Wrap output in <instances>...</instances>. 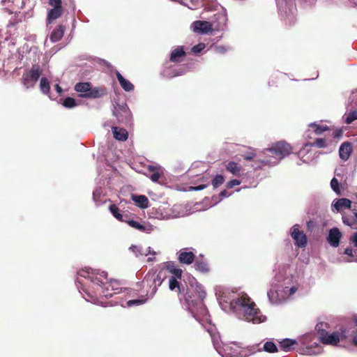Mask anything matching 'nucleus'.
<instances>
[{
  "label": "nucleus",
  "mask_w": 357,
  "mask_h": 357,
  "mask_svg": "<svg viewBox=\"0 0 357 357\" xmlns=\"http://www.w3.org/2000/svg\"><path fill=\"white\" fill-rule=\"evenodd\" d=\"M206 295V292L199 286H190L187 288L184 301L192 314L197 312L204 314L206 312V308L204 303Z\"/></svg>",
  "instance_id": "nucleus-1"
},
{
  "label": "nucleus",
  "mask_w": 357,
  "mask_h": 357,
  "mask_svg": "<svg viewBox=\"0 0 357 357\" xmlns=\"http://www.w3.org/2000/svg\"><path fill=\"white\" fill-rule=\"evenodd\" d=\"M236 306L243 312L244 319L255 324L265 321L266 317L260 314L259 309L256 308L255 303L248 296H241L235 300Z\"/></svg>",
  "instance_id": "nucleus-2"
},
{
  "label": "nucleus",
  "mask_w": 357,
  "mask_h": 357,
  "mask_svg": "<svg viewBox=\"0 0 357 357\" xmlns=\"http://www.w3.org/2000/svg\"><path fill=\"white\" fill-rule=\"evenodd\" d=\"M266 151L273 155L275 160L273 161L271 158H265L260 160L259 162L264 165H273L277 164L278 160L289 155L292 152V147L285 141H279L273 143Z\"/></svg>",
  "instance_id": "nucleus-3"
},
{
  "label": "nucleus",
  "mask_w": 357,
  "mask_h": 357,
  "mask_svg": "<svg viewBox=\"0 0 357 357\" xmlns=\"http://www.w3.org/2000/svg\"><path fill=\"white\" fill-rule=\"evenodd\" d=\"M324 326L327 327L328 324L319 323L316 326L319 340L324 344L335 346L337 344L340 340H344L348 337L347 332L343 327H341L340 331L330 333L326 329L321 328Z\"/></svg>",
  "instance_id": "nucleus-4"
},
{
  "label": "nucleus",
  "mask_w": 357,
  "mask_h": 357,
  "mask_svg": "<svg viewBox=\"0 0 357 357\" xmlns=\"http://www.w3.org/2000/svg\"><path fill=\"white\" fill-rule=\"evenodd\" d=\"M42 73L43 69L39 65H33L31 69L25 70L23 73L21 78V82L26 89L33 88L36 85Z\"/></svg>",
  "instance_id": "nucleus-5"
},
{
  "label": "nucleus",
  "mask_w": 357,
  "mask_h": 357,
  "mask_svg": "<svg viewBox=\"0 0 357 357\" xmlns=\"http://www.w3.org/2000/svg\"><path fill=\"white\" fill-rule=\"evenodd\" d=\"M91 268H88L86 270H82L77 273L78 275L81 277H84L86 278H89L91 282L98 285L100 288L107 284V273L105 271H102L101 273L95 274L93 272H90Z\"/></svg>",
  "instance_id": "nucleus-6"
},
{
  "label": "nucleus",
  "mask_w": 357,
  "mask_h": 357,
  "mask_svg": "<svg viewBox=\"0 0 357 357\" xmlns=\"http://www.w3.org/2000/svg\"><path fill=\"white\" fill-rule=\"evenodd\" d=\"M291 237L295 241V245L298 248H305L307 243L305 234L300 231L297 225L291 228Z\"/></svg>",
  "instance_id": "nucleus-7"
},
{
  "label": "nucleus",
  "mask_w": 357,
  "mask_h": 357,
  "mask_svg": "<svg viewBox=\"0 0 357 357\" xmlns=\"http://www.w3.org/2000/svg\"><path fill=\"white\" fill-rule=\"evenodd\" d=\"M192 29L195 33L204 34L212 31L213 27L209 22L197 20L192 23Z\"/></svg>",
  "instance_id": "nucleus-8"
},
{
  "label": "nucleus",
  "mask_w": 357,
  "mask_h": 357,
  "mask_svg": "<svg viewBox=\"0 0 357 357\" xmlns=\"http://www.w3.org/2000/svg\"><path fill=\"white\" fill-rule=\"evenodd\" d=\"M342 236V233L340 231L339 229L333 227L329 230L327 241L332 247L337 248L340 244Z\"/></svg>",
  "instance_id": "nucleus-9"
},
{
  "label": "nucleus",
  "mask_w": 357,
  "mask_h": 357,
  "mask_svg": "<svg viewBox=\"0 0 357 357\" xmlns=\"http://www.w3.org/2000/svg\"><path fill=\"white\" fill-rule=\"evenodd\" d=\"M107 93V89L104 86H98L91 88L90 91L86 94H80L79 96L81 98H98L105 96Z\"/></svg>",
  "instance_id": "nucleus-10"
},
{
  "label": "nucleus",
  "mask_w": 357,
  "mask_h": 357,
  "mask_svg": "<svg viewBox=\"0 0 357 357\" xmlns=\"http://www.w3.org/2000/svg\"><path fill=\"white\" fill-rule=\"evenodd\" d=\"M117 284L116 282H109L105 284L100 288L101 294L105 298H110L114 294H118L120 292L119 288H116L114 286Z\"/></svg>",
  "instance_id": "nucleus-11"
},
{
  "label": "nucleus",
  "mask_w": 357,
  "mask_h": 357,
  "mask_svg": "<svg viewBox=\"0 0 357 357\" xmlns=\"http://www.w3.org/2000/svg\"><path fill=\"white\" fill-rule=\"evenodd\" d=\"M195 256L192 252H188L186 249H182L178 252V259L181 264H191L195 260Z\"/></svg>",
  "instance_id": "nucleus-12"
},
{
  "label": "nucleus",
  "mask_w": 357,
  "mask_h": 357,
  "mask_svg": "<svg viewBox=\"0 0 357 357\" xmlns=\"http://www.w3.org/2000/svg\"><path fill=\"white\" fill-rule=\"evenodd\" d=\"M186 55L183 46H178L173 50L170 54L169 61L173 63H179L183 61V58Z\"/></svg>",
  "instance_id": "nucleus-13"
},
{
  "label": "nucleus",
  "mask_w": 357,
  "mask_h": 357,
  "mask_svg": "<svg viewBox=\"0 0 357 357\" xmlns=\"http://www.w3.org/2000/svg\"><path fill=\"white\" fill-rule=\"evenodd\" d=\"M352 151L351 144L349 142H344L341 144L339 149L340 158L342 160L347 161L350 158Z\"/></svg>",
  "instance_id": "nucleus-14"
},
{
  "label": "nucleus",
  "mask_w": 357,
  "mask_h": 357,
  "mask_svg": "<svg viewBox=\"0 0 357 357\" xmlns=\"http://www.w3.org/2000/svg\"><path fill=\"white\" fill-rule=\"evenodd\" d=\"M63 13V8L53 7L49 10L47 15V22L51 24L54 20L60 17Z\"/></svg>",
  "instance_id": "nucleus-15"
},
{
  "label": "nucleus",
  "mask_w": 357,
  "mask_h": 357,
  "mask_svg": "<svg viewBox=\"0 0 357 357\" xmlns=\"http://www.w3.org/2000/svg\"><path fill=\"white\" fill-rule=\"evenodd\" d=\"M116 76L121 86L123 89V90L128 92L134 90V85L128 79L124 78L123 76L119 71L116 72Z\"/></svg>",
  "instance_id": "nucleus-16"
},
{
  "label": "nucleus",
  "mask_w": 357,
  "mask_h": 357,
  "mask_svg": "<svg viewBox=\"0 0 357 357\" xmlns=\"http://www.w3.org/2000/svg\"><path fill=\"white\" fill-rule=\"evenodd\" d=\"M112 130L114 137L116 139L121 142H125L128 139V132L126 129L119 127H113Z\"/></svg>",
  "instance_id": "nucleus-17"
},
{
  "label": "nucleus",
  "mask_w": 357,
  "mask_h": 357,
  "mask_svg": "<svg viewBox=\"0 0 357 357\" xmlns=\"http://www.w3.org/2000/svg\"><path fill=\"white\" fill-rule=\"evenodd\" d=\"M65 27L63 25H59L50 34V39L52 43L59 41L63 36Z\"/></svg>",
  "instance_id": "nucleus-18"
},
{
  "label": "nucleus",
  "mask_w": 357,
  "mask_h": 357,
  "mask_svg": "<svg viewBox=\"0 0 357 357\" xmlns=\"http://www.w3.org/2000/svg\"><path fill=\"white\" fill-rule=\"evenodd\" d=\"M225 169L227 172H230L233 175L238 176L241 175L242 167L237 162L230 161L225 165Z\"/></svg>",
  "instance_id": "nucleus-19"
},
{
  "label": "nucleus",
  "mask_w": 357,
  "mask_h": 357,
  "mask_svg": "<svg viewBox=\"0 0 357 357\" xmlns=\"http://www.w3.org/2000/svg\"><path fill=\"white\" fill-rule=\"evenodd\" d=\"M178 279L176 277H171L169 280V288L171 291H175L178 294H181L184 291V288L178 281Z\"/></svg>",
  "instance_id": "nucleus-20"
},
{
  "label": "nucleus",
  "mask_w": 357,
  "mask_h": 357,
  "mask_svg": "<svg viewBox=\"0 0 357 357\" xmlns=\"http://www.w3.org/2000/svg\"><path fill=\"white\" fill-rule=\"evenodd\" d=\"M334 206L337 211H341L344 208L351 209V201L347 198H340L337 200Z\"/></svg>",
  "instance_id": "nucleus-21"
},
{
  "label": "nucleus",
  "mask_w": 357,
  "mask_h": 357,
  "mask_svg": "<svg viewBox=\"0 0 357 357\" xmlns=\"http://www.w3.org/2000/svg\"><path fill=\"white\" fill-rule=\"evenodd\" d=\"M109 211L110 213L115 217L119 221L125 222L127 221V218H128V214H121L119 212V209L115 204H112L109 206Z\"/></svg>",
  "instance_id": "nucleus-22"
},
{
  "label": "nucleus",
  "mask_w": 357,
  "mask_h": 357,
  "mask_svg": "<svg viewBox=\"0 0 357 357\" xmlns=\"http://www.w3.org/2000/svg\"><path fill=\"white\" fill-rule=\"evenodd\" d=\"M132 199L136 205L141 208H146L149 206V199L145 195H132Z\"/></svg>",
  "instance_id": "nucleus-23"
},
{
  "label": "nucleus",
  "mask_w": 357,
  "mask_h": 357,
  "mask_svg": "<svg viewBox=\"0 0 357 357\" xmlns=\"http://www.w3.org/2000/svg\"><path fill=\"white\" fill-rule=\"evenodd\" d=\"M165 267L169 273L174 275L173 277H176L179 279L181 278L183 271L181 268L176 267L174 262H167Z\"/></svg>",
  "instance_id": "nucleus-24"
},
{
  "label": "nucleus",
  "mask_w": 357,
  "mask_h": 357,
  "mask_svg": "<svg viewBox=\"0 0 357 357\" xmlns=\"http://www.w3.org/2000/svg\"><path fill=\"white\" fill-rule=\"evenodd\" d=\"M91 88V84L89 82H79L75 85L74 89L81 94L88 93Z\"/></svg>",
  "instance_id": "nucleus-25"
},
{
  "label": "nucleus",
  "mask_w": 357,
  "mask_h": 357,
  "mask_svg": "<svg viewBox=\"0 0 357 357\" xmlns=\"http://www.w3.org/2000/svg\"><path fill=\"white\" fill-rule=\"evenodd\" d=\"M195 268L203 273H208L209 271V268L207 262L203 259H197L194 264Z\"/></svg>",
  "instance_id": "nucleus-26"
},
{
  "label": "nucleus",
  "mask_w": 357,
  "mask_h": 357,
  "mask_svg": "<svg viewBox=\"0 0 357 357\" xmlns=\"http://www.w3.org/2000/svg\"><path fill=\"white\" fill-rule=\"evenodd\" d=\"M144 282H146L148 284H149V282H152L154 284V287L152 289L151 296H153L157 291V285L160 286L162 283L161 278L159 275H157L153 279H149V278L145 277Z\"/></svg>",
  "instance_id": "nucleus-27"
},
{
  "label": "nucleus",
  "mask_w": 357,
  "mask_h": 357,
  "mask_svg": "<svg viewBox=\"0 0 357 357\" xmlns=\"http://www.w3.org/2000/svg\"><path fill=\"white\" fill-rule=\"evenodd\" d=\"M116 118L120 122H123L126 125H128L132 120L131 113H113Z\"/></svg>",
  "instance_id": "nucleus-28"
},
{
  "label": "nucleus",
  "mask_w": 357,
  "mask_h": 357,
  "mask_svg": "<svg viewBox=\"0 0 357 357\" xmlns=\"http://www.w3.org/2000/svg\"><path fill=\"white\" fill-rule=\"evenodd\" d=\"M296 344V341L291 339H284L282 341L280 342V346L281 349L285 351H290L292 346H294Z\"/></svg>",
  "instance_id": "nucleus-29"
},
{
  "label": "nucleus",
  "mask_w": 357,
  "mask_h": 357,
  "mask_svg": "<svg viewBox=\"0 0 357 357\" xmlns=\"http://www.w3.org/2000/svg\"><path fill=\"white\" fill-rule=\"evenodd\" d=\"M309 127L313 128L314 133L317 135L322 134L324 131L329 129L327 126H321L317 123H310Z\"/></svg>",
  "instance_id": "nucleus-30"
},
{
  "label": "nucleus",
  "mask_w": 357,
  "mask_h": 357,
  "mask_svg": "<svg viewBox=\"0 0 357 357\" xmlns=\"http://www.w3.org/2000/svg\"><path fill=\"white\" fill-rule=\"evenodd\" d=\"M263 350L268 353H275L278 351L276 344L272 341H267L263 346Z\"/></svg>",
  "instance_id": "nucleus-31"
},
{
  "label": "nucleus",
  "mask_w": 357,
  "mask_h": 357,
  "mask_svg": "<svg viewBox=\"0 0 357 357\" xmlns=\"http://www.w3.org/2000/svg\"><path fill=\"white\" fill-rule=\"evenodd\" d=\"M40 89L45 94H48L50 91V86L48 79L46 77H42L40 82Z\"/></svg>",
  "instance_id": "nucleus-32"
},
{
  "label": "nucleus",
  "mask_w": 357,
  "mask_h": 357,
  "mask_svg": "<svg viewBox=\"0 0 357 357\" xmlns=\"http://www.w3.org/2000/svg\"><path fill=\"white\" fill-rule=\"evenodd\" d=\"M126 222H127L131 227H133L139 231H145V226L144 225L133 220H130L129 217L127 218V221H126Z\"/></svg>",
  "instance_id": "nucleus-33"
},
{
  "label": "nucleus",
  "mask_w": 357,
  "mask_h": 357,
  "mask_svg": "<svg viewBox=\"0 0 357 357\" xmlns=\"http://www.w3.org/2000/svg\"><path fill=\"white\" fill-rule=\"evenodd\" d=\"M147 300H148L147 295L143 296H142L141 298L128 301L127 302V305L128 307H132L135 305H142V304L145 303Z\"/></svg>",
  "instance_id": "nucleus-34"
},
{
  "label": "nucleus",
  "mask_w": 357,
  "mask_h": 357,
  "mask_svg": "<svg viewBox=\"0 0 357 357\" xmlns=\"http://www.w3.org/2000/svg\"><path fill=\"white\" fill-rule=\"evenodd\" d=\"M225 182V177L222 175L217 174L211 181V184L214 188H218Z\"/></svg>",
  "instance_id": "nucleus-35"
},
{
  "label": "nucleus",
  "mask_w": 357,
  "mask_h": 357,
  "mask_svg": "<svg viewBox=\"0 0 357 357\" xmlns=\"http://www.w3.org/2000/svg\"><path fill=\"white\" fill-rule=\"evenodd\" d=\"M310 146H315L317 148H324L326 146V139L323 138L316 139L313 142L310 143Z\"/></svg>",
  "instance_id": "nucleus-36"
},
{
  "label": "nucleus",
  "mask_w": 357,
  "mask_h": 357,
  "mask_svg": "<svg viewBox=\"0 0 357 357\" xmlns=\"http://www.w3.org/2000/svg\"><path fill=\"white\" fill-rule=\"evenodd\" d=\"M63 106L68 108H72L77 105V102L75 99L68 97L66 99H64L63 102Z\"/></svg>",
  "instance_id": "nucleus-37"
},
{
  "label": "nucleus",
  "mask_w": 357,
  "mask_h": 357,
  "mask_svg": "<svg viewBox=\"0 0 357 357\" xmlns=\"http://www.w3.org/2000/svg\"><path fill=\"white\" fill-rule=\"evenodd\" d=\"M331 187L335 192L338 195L340 194L339 182L336 178H333L331 181Z\"/></svg>",
  "instance_id": "nucleus-38"
},
{
  "label": "nucleus",
  "mask_w": 357,
  "mask_h": 357,
  "mask_svg": "<svg viewBox=\"0 0 357 357\" xmlns=\"http://www.w3.org/2000/svg\"><path fill=\"white\" fill-rule=\"evenodd\" d=\"M206 47V45L204 43H199L198 45H196L192 47V52L193 53H199L201 52L204 48Z\"/></svg>",
  "instance_id": "nucleus-39"
},
{
  "label": "nucleus",
  "mask_w": 357,
  "mask_h": 357,
  "mask_svg": "<svg viewBox=\"0 0 357 357\" xmlns=\"http://www.w3.org/2000/svg\"><path fill=\"white\" fill-rule=\"evenodd\" d=\"M357 119V113H349L348 116L345 119V122L347 124L351 123Z\"/></svg>",
  "instance_id": "nucleus-40"
},
{
  "label": "nucleus",
  "mask_w": 357,
  "mask_h": 357,
  "mask_svg": "<svg viewBox=\"0 0 357 357\" xmlns=\"http://www.w3.org/2000/svg\"><path fill=\"white\" fill-rule=\"evenodd\" d=\"M241 183V182L239 180L233 179L227 182V183L226 184V187L227 188L230 189L234 188V186L239 185Z\"/></svg>",
  "instance_id": "nucleus-41"
},
{
  "label": "nucleus",
  "mask_w": 357,
  "mask_h": 357,
  "mask_svg": "<svg viewBox=\"0 0 357 357\" xmlns=\"http://www.w3.org/2000/svg\"><path fill=\"white\" fill-rule=\"evenodd\" d=\"M48 3L52 7L63 8L61 0H49Z\"/></svg>",
  "instance_id": "nucleus-42"
},
{
  "label": "nucleus",
  "mask_w": 357,
  "mask_h": 357,
  "mask_svg": "<svg viewBox=\"0 0 357 357\" xmlns=\"http://www.w3.org/2000/svg\"><path fill=\"white\" fill-rule=\"evenodd\" d=\"M160 177L161 174L158 171H156L151 175L150 178L152 181L157 182Z\"/></svg>",
  "instance_id": "nucleus-43"
},
{
  "label": "nucleus",
  "mask_w": 357,
  "mask_h": 357,
  "mask_svg": "<svg viewBox=\"0 0 357 357\" xmlns=\"http://www.w3.org/2000/svg\"><path fill=\"white\" fill-rule=\"evenodd\" d=\"M255 157V154L253 152H250L243 155V158L245 160L251 161Z\"/></svg>",
  "instance_id": "nucleus-44"
},
{
  "label": "nucleus",
  "mask_w": 357,
  "mask_h": 357,
  "mask_svg": "<svg viewBox=\"0 0 357 357\" xmlns=\"http://www.w3.org/2000/svg\"><path fill=\"white\" fill-rule=\"evenodd\" d=\"M207 187L206 185H199L198 186H196V187H191L190 188L193 190H195V191H199V190H202L204 188H206Z\"/></svg>",
  "instance_id": "nucleus-45"
},
{
  "label": "nucleus",
  "mask_w": 357,
  "mask_h": 357,
  "mask_svg": "<svg viewBox=\"0 0 357 357\" xmlns=\"http://www.w3.org/2000/svg\"><path fill=\"white\" fill-rule=\"evenodd\" d=\"M230 195H231V194L229 193L227 190H223L220 193V197H222H222H229Z\"/></svg>",
  "instance_id": "nucleus-46"
},
{
  "label": "nucleus",
  "mask_w": 357,
  "mask_h": 357,
  "mask_svg": "<svg viewBox=\"0 0 357 357\" xmlns=\"http://www.w3.org/2000/svg\"><path fill=\"white\" fill-rule=\"evenodd\" d=\"M350 240L353 242L354 246L357 248V232L354 233Z\"/></svg>",
  "instance_id": "nucleus-47"
},
{
  "label": "nucleus",
  "mask_w": 357,
  "mask_h": 357,
  "mask_svg": "<svg viewBox=\"0 0 357 357\" xmlns=\"http://www.w3.org/2000/svg\"><path fill=\"white\" fill-rule=\"evenodd\" d=\"M344 253L347 255H349V256H353V250L352 248H347L345 250H344Z\"/></svg>",
  "instance_id": "nucleus-48"
},
{
  "label": "nucleus",
  "mask_w": 357,
  "mask_h": 357,
  "mask_svg": "<svg viewBox=\"0 0 357 357\" xmlns=\"http://www.w3.org/2000/svg\"><path fill=\"white\" fill-rule=\"evenodd\" d=\"M148 170L151 172H155L156 171H158V167H155V166H152V165H149L148 167Z\"/></svg>",
  "instance_id": "nucleus-49"
},
{
  "label": "nucleus",
  "mask_w": 357,
  "mask_h": 357,
  "mask_svg": "<svg viewBox=\"0 0 357 357\" xmlns=\"http://www.w3.org/2000/svg\"><path fill=\"white\" fill-rule=\"evenodd\" d=\"M54 88H55L56 91H57V93H59V95H61V93L63 92L62 88L59 84H56L54 86Z\"/></svg>",
  "instance_id": "nucleus-50"
},
{
  "label": "nucleus",
  "mask_w": 357,
  "mask_h": 357,
  "mask_svg": "<svg viewBox=\"0 0 357 357\" xmlns=\"http://www.w3.org/2000/svg\"><path fill=\"white\" fill-rule=\"evenodd\" d=\"M342 130H336L335 132H334V137H339L340 136L342 135Z\"/></svg>",
  "instance_id": "nucleus-51"
},
{
  "label": "nucleus",
  "mask_w": 357,
  "mask_h": 357,
  "mask_svg": "<svg viewBox=\"0 0 357 357\" xmlns=\"http://www.w3.org/2000/svg\"><path fill=\"white\" fill-rule=\"evenodd\" d=\"M28 0H21V5L20 6V8H23L26 2Z\"/></svg>",
  "instance_id": "nucleus-52"
},
{
  "label": "nucleus",
  "mask_w": 357,
  "mask_h": 357,
  "mask_svg": "<svg viewBox=\"0 0 357 357\" xmlns=\"http://www.w3.org/2000/svg\"><path fill=\"white\" fill-rule=\"evenodd\" d=\"M353 343L355 346H357V335L353 337Z\"/></svg>",
  "instance_id": "nucleus-53"
},
{
  "label": "nucleus",
  "mask_w": 357,
  "mask_h": 357,
  "mask_svg": "<svg viewBox=\"0 0 357 357\" xmlns=\"http://www.w3.org/2000/svg\"><path fill=\"white\" fill-rule=\"evenodd\" d=\"M343 222H344V224H345L347 225H350V223L349 222V221L347 220H346L344 218H343Z\"/></svg>",
  "instance_id": "nucleus-54"
},
{
  "label": "nucleus",
  "mask_w": 357,
  "mask_h": 357,
  "mask_svg": "<svg viewBox=\"0 0 357 357\" xmlns=\"http://www.w3.org/2000/svg\"><path fill=\"white\" fill-rule=\"evenodd\" d=\"M355 326H357V318L354 319Z\"/></svg>",
  "instance_id": "nucleus-55"
},
{
  "label": "nucleus",
  "mask_w": 357,
  "mask_h": 357,
  "mask_svg": "<svg viewBox=\"0 0 357 357\" xmlns=\"http://www.w3.org/2000/svg\"><path fill=\"white\" fill-rule=\"evenodd\" d=\"M211 338L213 340H214L215 338V335H211Z\"/></svg>",
  "instance_id": "nucleus-56"
},
{
  "label": "nucleus",
  "mask_w": 357,
  "mask_h": 357,
  "mask_svg": "<svg viewBox=\"0 0 357 357\" xmlns=\"http://www.w3.org/2000/svg\"><path fill=\"white\" fill-rule=\"evenodd\" d=\"M311 223H312V221L308 222H307V226H308V227H311V225H310Z\"/></svg>",
  "instance_id": "nucleus-57"
},
{
  "label": "nucleus",
  "mask_w": 357,
  "mask_h": 357,
  "mask_svg": "<svg viewBox=\"0 0 357 357\" xmlns=\"http://www.w3.org/2000/svg\"><path fill=\"white\" fill-rule=\"evenodd\" d=\"M311 223H312V221L308 222H307V226H308V227H311V225H310Z\"/></svg>",
  "instance_id": "nucleus-58"
},
{
  "label": "nucleus",
  "mask_w": 357,
  "mask_h": 357,
  "mask_svg": "<svg viewBox=\"0 0 357 357\" xmlns=\"http://www.w3.org/2000/svg\"><path fill=\"white\" fill-rule=\"evenodd\" d=\"M354 215H355L356 218L357 219V212H354Z\"/></svg>",
  "instance_id": "nucleus-59"
},
{
  "label": "nucleus",
  "mask_w": 357,
  "mask_h": 357,
  "mask_svg": "<svg viewBox=\"0 0 357 357\" xmlns=\"http://www.w3.org/2000/svg\"><path fill=\"white\" fill-rule=\"evenodd\" d=\"M181 73H176L175 75H180Z\"/></svg>",
  "instance_id": "nucleus-60"
},
{
  "label": "nucleus",
  "mask_w": 357,
  "mask_h": 357,
  "mask_svg": "<svg viewBox=\"0 0 357 357\" xmlns=\"http://www.w3.org/2000/svg\"><path fill=\"white\" fill-rule=\"evenodd\" d=\"M356 197H357V195H356Z\"/></svg>",
  "instance_id": "nucleus-61"
}]
</instances>
